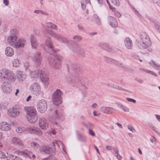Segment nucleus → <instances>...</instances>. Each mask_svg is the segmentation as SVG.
Masks as SVG:
<instances>
[{
  "instance_id": "f257e3e1",
  "label": "nucleus",
  "mask_w": 160,
  "mask_h": 160,
  "mask_svg": "<svg viewBox=\"0 0 160 160\" xmlns=\"http://www.w3.org/2000/svg\"><path fill=\"white\" fill-rule=\"evenodd\" d=\"M139 40L138 45L141 49L147 48L151 45V42L147 34L144 32H141L139 34Z\"/></svg>"
},
{
  "instance_id": "f03ea898",
  "label": "nucleus",
  "mask_w": 160,
  "mask_h": 160,
  "mask_svg": "<svg viewBox=\"0 0 160 160\" xmlns=\"http://www.w3.org/2000/svg\"><path fill=\"white\" fill-rule=\"evenodd\" d=\"M17 38L16 35H11L8 37L7 42L10 45L15 48L23 47L25 44V40L22 39L17 40Z\"/></svg>"
},
{
  "instance_id": "7ed1b4c3",
  "label": "nucleus",
  "mask_w": 160,
  "mask_h": 160,
  "mask_svg": "<svg viewBox=\"0 0 160 160\" xmlns=\"http://www.w3.org/2000/svg\"><path fill=\"white\" fill-rule=\"evenodd\" d=\"M63 115V110L62 109L60 108H57L56 109H52L51 114V122L56 125H58V123L56 121V120L62 119Z\"/></svg>"
},
{
  "instance_id": "20e7f679",
  "label": "nucleus",
  "mask_w": 160,
  "mask_h": 160,
  "mask_svg": "<svg viewBox=\"0 0 160 160\" xmlns=\"http://www.w3.org/2000/svg\"><path fill=\"white\" fill-rule=\"evenodd\" d=\"M0 78L2 80L14 82L15 79V75L12 72L5 69L0 70Z\"/></svg>"
},
{
  "instance_id": "39448f33",
  "label": "nucleus",
  "mask_w": 160,
  "mask_h": 160,
  "mask_svg": "<svg viewBox=\"0 0 160 160\" xmlns=\"http://www.w3.org/2000/svg\"><path fill=\"white\" fill-rule=\"evenodd\" d=\"M16 131L19 133L26 131L30 133L36 134L38 136H42L43 133L39 128L33 126L27 127L26 129L23 127H18L17 128Z\"/></svg>"
},
{
  "instance_id": "423d86ee",
  "label": "nucleus",
  "mask_w": 160,
  "mask_h": 160,
  "mask_svg": "<svg viewBox=\"0 0 160 160\" xmlns=\"http://www.w3.org/2000/svg\"><path fill=\"white\" fill-rule=\"evenodd\" d=\"M25 110L27 112V118L28 120L31 123L35 122L37 120V117L36 116L37 111L33 107H25Z\"/></svg>"
},
{
  "instance_id": "0eeeda50",
  "label": "nucleus",
  "mask_w": 160,
  "mask_h": 160,
  "mask_svg": "<svg viewBox=\"0 0 160 160\" xmlns=\"http://www.w3.org/2000/svg\"><path fill=\"white\" fill-rule=\"evenodd\" d=\"M49 65L53 68L55 69H59L61 67V58L58 56L55 57L53 55H51L48 59Z\"/></svg>"
},
{
  "instance_id": "6e6552de",
  "label": "nucleus",
  "mask_w": 160,
  "mask_h": 160,
  "mask_svg": "<svg viewBox=\"0 0 160 160\" xmlns=\"http://www.w3.org/2000/svg\"><path fill=\"white\" fill-rule=\"evenodd\" d=\"M43 35L45 36H46L47 34H49L54 38L59 41L62 42L64 43H67L68 44H69V42L67 38L58 34L55 33L51 30L45 29L43 31Z\"/></svg>"
},
{
  "instance_id": "1a4fd4ad",
  "label": "nucleus",
  "mask_w": 160,
  "mask_h": 160,
  "mask_svg": "<svg viewBox=\"0 0 160 160\" xmlns=\"http://www.w3.org/2000/svg\"><path fill=\"white\" fill-rule=\"evenodd\" d=\"M62 91L59 89H57L54 92L52 95V100L55 105H58L62 103Z\"/></svg>"
},
{
  "instance_id": "9d476101",
  "label": "nucleus",
  "mask_w": 160,
  "mask_h": 160,
  "mask_svg": "<svg viewBox=\"0 0 160 160\" xmlns=\"http://www.w3.org/2000/svg\"><path fill=\"white\" fill-rule=\"evenodd\" d=\"M82 78L78 76H68L66 78L67 82L73 86H78L81 83Z\"/></svg>"
},
{
  "instance_id": "9b49d317",
  "label": "nucleus",
  "mask_w": 160,
  "mask_h": 160,
  "mask_svg": "<svg viewBox=\"0 0 160 160\" xmlns=\"http://www.w3.org/2000/svg\"><path fill=\"white\" fill-rule=\"evenodd\" d=\"M21 111V108L19 106L15 105L9 109L8 114L11 117L16 118L20 115Z\"/></svg>"
},
{
  "instance_id": "f8f14e48",
  "label": "nucleus",
  "mask_w": 160,
  "mask_h": 160,
  "mask_svg": "<svg viewBox=\"0 0 160 160\" xmlns=\"http://www.w3.org/2000/svg\"><path fill=\"white\" fill-rule=\"evenodd\" d=\"M37 108L39 112H44L47 108V104L46 100L42 99L39 101L37 104Z\"/></svg>"
},
{
  "instance_id": "ddd939ff",
  "label": "nucleus",
  "mask_w": 160,
  "mask_h": 160,
  "mask_svg": "<svg viewBox=\"0 0 160 160\" xmlns=\"http://www.w3.org/2000/svg\"><path fill=\"white\" fill-rule=\"evenodd\" d=\"M30 89L31 92L36 96H38L41 93L40 86L37 82L31 84Z\"/></svg>"
},
{
  "instance_id": "4468645a",
  "label": "nucleus",
  "mask_w": 160,
  "mask_h": 160,
  "mask_svg": "<svg viewBox=\"0 0 160 160\" xmlns=\"http://www.w3.org/2000/svg\"><path fill=\"white\" fill-rule=\"evenodd\" d=\"M98 46L108 51L112 52H118V51H119V49L113 48L112 46L104 42H99L98 44Z\"/></svg>"
},
{
  "instance_id": "2eb2a0df",
  "label": "nucleus",
  "mask_w": 160,
  "mask_h": 160,
  "mask_svg": "<svg viewBox=\"0 0 160 160\" xmlns=\"http://www.w3.org/2000/svg\"><path fill=\"white\" fill-rule=\"evenodd\" d=\"M42 60V56L40 52H37L33 55L32 60L36 67H38L41 65Z\"/></svg>"
},
{
  "instance_id": "dca6fc26",
  "label": "nucleus",
  "mask_w": 160,
  "mask_h": 160,
  "mask_svg": "<svg viewBox=\"0 0 160 160\" xmlns=\"http://www.w3.org/2000/svg\"><path fill=\"white\" fill-rule=\"evenodd\" d=\"M2 88L3 92L6 94L10 93L11 92L10 84L7 82H4L2 84Z\"/></svg>"
},
{
  "instance_id": "f3484780",
  "label": "nucleus",
  "mask_w": 160,
  "mask_h": 160,
  "mask_svg": "<svg viewBox=\"0 0 160 160\" xmlns=\"http://www.w3.org/2000/svg\"><path fill=\"white\" fill-rule=\"evenodd\" d=\"M16 78L17 80L19 82H22L25 80L26 75L25 73L23 71H17L16 72Z\"/></svg>"
},
{
  "instance_id": "a211bd4d",
  "label": "nucleus",
  "mask_w": 160,
  "mask_h": 160,
  "mask_svg": "<svg viewBox=\"0 0 160 160\" xmlns=\"http://www.w3.org/2000/svg\"><path fill=\"white\" fill-rule=\"evenodd\" d=\"M72 51L76 52L79 55L82 57L84 56V52L83 49L79 44H76L75 47L72 49Z\"/></svg>"
},
{
  "instance_id": "6ab92c4d",
  "label": "nucleus",
  "mask_w": 160,
  "mask_h": 160,
  "mask_svg": "<svg viewBox=\"0 0 160 160\" xmlns=\"http://www.w3.org/2000/svg\"><path fill=\"white\" fill-rule=\"evenodd\" d=\"M48 122L44 117H41L39 121V125L40 128L42 129H45L48 128Z\"/></svg>"
},
{
  "instance_id": "aec40b11",
  "label": "nucleus",
  "mask_w": 160,
  "mask_h": 160,
  "mask_svg": "<svg viewBox=\"0 0 160 160\" xmlns=\"http://www.w3.org/2000/svg\"><path fill=\"white\" fill-rule=\"evenodd\" d=\"M45 43L46 45L49 49V53L52 54V53L56 52V51L53 48L52 45V43L50 40V38H48L45 40Z\"/></svg>"
},
{
  "instance_id": "412c9836",
  "label": "nucleus",
  "mask_w": 160,
  "mask_h": 160,
  "mask_svg": "<svg viewBox=\"0 0 160 160\" xmlns=\"http://www.w3.org/2000/svg\"><path fill=\"white\" fill-rule=\"evenodd\" d=\"M40 79L43 83L48 84V75L46 72L43 70H42L40 73Z\"/></svg>"
},
{
  "instance_id": "4be33fe9",
  "label": "nucleus",
  "mask_w": 160,
  "mask_h": 160,
  "mask_svg": "<svg viewBox=\"0 0 160 160\" xmlns=\"http://www.w3.org/2000/svg\"><path fill=\"white\" fill-rule=\"evenodd\" d=\"M11 142L12 144L18 146L19 147L23 146L22 141L17 137H13L11 139Z\"/></svg>"
},
{
  "instance_id": "5701e85b",
  "label": "nucleus",
  "mask_w": 160,
  "mask_h": 160,
  "mask_svg": "<svg viewBox=\"0 0 160 160\" xmlns=\"http://www.w3.org/2000/svg\"><path fill=\"white\" fill-rule=\"evenodd\" d=\"M11 129L10 125L6 122H0V129L2 131H8Z\"/></svg>"
},
{
  "instance_id": "b1692460",
  "label": "nucleus",
  "mask_w": 160,
  "mask_h": 160,
  "mask_svg": "<svg viewBox=\"0 0 160 160\" xmlns=\"http://www.w3.org/2000/svg\"><path fill=\"white\" fill-rule=\"evenodd\" d=\"M18 154L19 155H22L25 157H28L31 158L32 152L27 149H24L22 151H17Z\"/></svg>"
},
{
  "instance_id": "393cba45",
  "label": "nucleus",
  "mask_w": 160,
  "mask_h": 160,
  "mask_svg": "<svg viewBox=\"0 0 160 160\" xmlns=\"http://www.w3.org/2000/svg\"><path fill=\"white\" fill-rule=\"evenodd\" d=\"M114 109L113 108L102 106L100 108V110L102 112L108 114H111Z\"/></svg>"
},
{
  "instance_id": "a878e982",
  "label": "nucleus",
  "mask_w": 160,
  "mask_h": 160,
  "mask_svg": "<svg viewBox=\"0 0 160 160\" xmlns=\"http://www.w3.org/2000/svg\"><path fill=\"white\" fill-rule=\"evenodd\" d=\"M105 85L106 86H108V87H111V88L118 90L125 91V92H131L129 90L123 88L117 85H115L112 83H106L105 84Z\"/></svg>"
},
{
  "instance_id": "bb28decb",
  "label": "nucleus",
  "mask_w": 160,
  "mask_h": 160,
  "mask_svg": "<svg viewBox=\"0 0 160 160\" xmlns=\"http://www.w3.org/2000/svg\"><path fill=\"white\" fill-rule=\"evenodd\" d=\"M107 19L108 22L112 27H114L118 26V22L114 17L109 16L108 17Z\"/></svg>"
},
{
  "instance_id": "cd10ccee",
  "label": "nucleus",
  "mask_w": 160,
  "mask_h": 160,
  "mask_svg": "<svg viewBox=\"0 0 160 160\" xmlns=\"http://www.w3.org/2000/svg\"><path fill=\"white\" fill-rule=\"evenodd\" d=\"M124 44L126 47L128 49H131L132 48L133 44L132 40L129 37H126L124 39Z\"/></svg>"
},
{
  "instance_id": "c85d7f7f",
  "label": "nucleus",
  "mask_w": 160,
  "mask_h": 160,
  "mask_svg": "<svg viewBox=\"0 0 160 160\" xmlns=\"http://www.w3.org/2000/svg\"><path fill=\"white\" fill-rule=\"evenodd\" d=\"M41 151L43 153L51 155L52 154V150L49 146H44L41 148Z\"/></svg>"
},
{
  "instance_id": "c756f323",
  "label": "nucleus",
  "mask_w": 160,
  "mask_h": 160,
  "mask_svg": "<svg viewBox=\"0 0 160 160\" xmlns=\"http://www.w3.org/2000/svg\"><path fill=\"white\" fill-rule=\"evenodd\" d=\"M30 42L32 47L35 49L36 48L38 45V42L37 38L33 35H31Z\"/></svg>"
},
{
  "instance_id": "7c9ffc66",
  "label": "nucleus",
  "mask_w": 160,
  "mask_h": 160,
  "mask_svg": "<svg viewBox=\"0 0 160 160\" xmlns=\"http://www.w3.org/2000/svg\"><path fill=\"white\" fill-rule=\"evenodd\" d=\"M5 54L8 57H12L14 54V51L11 47H8L5 49Z\"/></svg>"
},
{
  "instance_id": "2f4dec72",
  "label": "nucleus",
  "mask_w": 160,
  "mask_h": 160,
  "mask_svg": "<svg viewBox=\"0 0 160 160\" xmlns=\"http://www.w3.org/2000/svg\"><path fill=\"white\" fill-rule=\"evenodd\" d=\"M77 134L78 139L79 141L82 142H85L86 141V138L84 135L78 131L77 132Z\"/></svg>"
},
{
  "instance_id": "473e14b6",
  "label": "nucleus",
  "mask_w": 160,
  "mask_h": 160,
  "mask_svg": "<svg viewBox=\"0 0 160 160\" xmlns=\"http://www.w3.org/2000/svg\"><path fill=\"white\" fill-rule=\"evenodd\" d=\"M149 65L151 67L158 70H160V64H158L155 62L151 60L149 62Z\"/></svg>"
},
{
  "instance_id": "72a5a7b5",
  "label": "nucleus",
  "mask_w": 160,
  "mask_h": 160,
  "mask_svg": "<svg viewBox=\"0 0 160 160\" xmlns=\"http://www.w3.org/2000/svg\"><path fill=\"white\" fill-rule=\"evenodd\" d=\"M46 25L48 28H50L53 29L57 30L58 29L57 26L51 22H48L46 23Z\"/></svg>"
},
{
  "instance_id": "f704fd0d",
  "label": "nucleus",
  "mask_w": 160,
  "mask_h": 160,
  "mask_svg": "<svg viewBox=\"0 0 160 160\" xmlns=\"http://www.w3.org/2000/svg\"><path fill=\"white\" fill-rule=\"evenodd\" d=\"M29 72L32 78H35L38 77L39 73V71H31L30 70H29Z\"/></svg>"
},
{
  "instance_id": "c9c22d12",
  "label": "nucleus",
  "mask_w": 160,
  "mask_h": 160,
  "mask_svg": "<svg viewBox=\"0 0 160 160\" xmlns=\"http://www.w3.org/2000/svg\"><path fill=\"white\" fill-rule=\"evenodd\" d=\"M113 64L118 67H120L122 68H125V65L124 64L120 62L114 60L113 62Z\"/></svg>"
},
{
  "instance_id": "e433bc0d",
  "label": "nucleus",
  "mask_w": 160,
  "mask_h": 160,
  "mask_svg": "<svg viewBox=\"0 0 160 160\" xmlns=\"http://www.w3.org/2000/svg\"><path fill=\"white\" fill-rule=\"evenodd\" d=\"M148 126L150 127L153 131H154L155 133L158 134H159V132L155 128L153 125L151 123H149L148 125Z\"/></svg>"
},
{
  "instance_id": "4c0bfd02",
  "label": "nucleus",
  "mask_w": 160,
  "mask_h": 160,
  "mask_svg": "<svg viewBox=\"0 0 160 160\" xmlns=\"http://www.w3.org/2000/svg\"><path fill=\"white\" fill-rule=\"evenodd\" d=\"M73 39L76 42H79L82 39V37L79 35H76L73 37Z\"/></svg>"
},
{
  "instance_id": "58836bf2",
  "label": "nucleus",
  "mask_w": 160,
  "mask_h": 160,
  "mask_svg": "<svg viewBox=\"0 0 160 160\" xmlns=\"http://www.w3.org/2000/svg\"><path fill=\"white\" fill-rule=\"evenodd\" d=\"M13 66L17 67H18L20 64L19 62V60L17 59H15L12 62Z\"/></svg>"
},
{
  "instance_id": "ea45409f",
  "label": "nucleus",
  "mask_w": 160,
  "mask_h": 160,
  "mask_svg": "<svg viewBox=\"0 0 160 160\" xmlns=\"http://www.w3.org/2000/svg\"><path fill=\"white\" fill-rule=\"evenodd\" d=\"M104 60L107 62L109 63H113L114 61V59H113L111 58H108L106 57H104Z\"/></svg>"
},
{
  "instance_id": "a19ab883",
  "label": "nucleus",
  "mask_w": 160,
  "mask_h": 160,
  "mask_svg": "<svg viewBox=\"0 0 160 160\" xmlns=\"http://www.w3.org/2000/svg\"><path fill=\"white\" fill-rule=\"evenodd\" d=\"M31 146L32 148H36L39 147V145L37 142H33L31 143Z\"/></svg>"
},
{
  "instance_id": "79ce46f5",
  "label": "nucleus",
  "mask_w": 160,
  "mask_h": 160,
  "mask_svg": "<svg viewBox=\"0 0 160 160\" xmlns=\"http://www.w3.org/2000/svg\"><path fill=\"white\" fill-rule=\"evenodd\" d=\"M88 2L86 1H81V7L83 10H84L86 8V4Z\"/></svg>"
},
{
  "instance_id": "37998d69",
  "label": "nucleus",
  "mask_w": 160,
  "mask_h": 160,
  "mask_svg": "<svg viewBox=\"0 0 160 160\" xmlns=\"http://www.w3.org/2000/svg\"><path fill=\"white\" fill-rule=\"evenodd\" d=\"M113 4L116 6H119L120 5V3L119 0H109Z\"/></svg>"
},
{
  "instance_id": "c03bdc74",
  "label": "nucleus",
  "mask_w": 160,
  "mask_h": 160,
  "mask_svg": "<svg viewBox=\"0 0 160 160\" xmlns=\"http://www.w3.org/2000/svg\"><path fill=\"white\" fill-rule=\"evenodd\" d=\"M132 55L133 58L139 60L140 62H142V60L140 59V58L136 54L133 53L132 54Z\"/></svg>"
},
{
  "instance_id": "a18cd8bd",
  "label": "nucleus",
  "mask_w": 160,
  "mask_h": 160,
  "mask_svg": "<svg viewBox=\"0 0 160 160\" xmlns=\"http://www.w3.org/2000/svg\"><path fill=\"white\" fill-rule=\"evenodd\" d=\"M128 129L130 131L134 133L136 132L135 130L131 125H128L127 126Z\"/></svg>"
},
{
  "instance_id": "49530a36",
  "label": "nucleus",
  "mask_w": 160,
  "mask_h": 160,
  "mask_svg": "<svg viewBox=\"0 0 160 160\" xmlns=\"http://www.w3.org/2000/svg\"><path fill=\"white\" fill-rule=\"evenodd\" d=\"M14 155L12 154H8L7 156L6 157L7 160H13L14 159Z\"/></svg>"
},
{
  "instance_id": "de8ad7c7",
  "label": "nucleus",
  "mask_w": 160,
  "mask_h": 160,
  "mask_svg": "<svg viewBox=\"0 0 160 160\" xmlns=\"http://www.w3.org/2000/svg\"><path fill=\"white\" fill-rule=\"evenodd\" d=\"M56 143L58 145L59 144L61 143L62 144V149H63V151L66 153V152L65 150V146L60 141H59L58 142H56Z\"/></svg>"
},
{
  "instance_id": "09e8293b",
  "label": "nucleus",
  "mask_w": 160,
  "mask_h": 160,
  "mask_svg": "<svg viewBox=\"0 0 160 160\" xmlns=\"http://www.w3.org/2000/svg\"><path fill=\"white\" fill-rule=\"evenodd\" d=\"M146 73H149L150 74L154 76H157V74L155 72H153L152 71H151L150 70H148L147 69V70H146Z\"/></svg>"
},
{
  "instance_id": "8fccbe9b",
  "label": "nucleus",
  "mask_w": 160,
  "mask_h": 160,
  "mask_svg": "<svg viewBox=\"0 0 160 160\" xmlns=\"http://www.w3.org/2000/svg\"><path fill=\"white\" fill-rule=\"evenodd\" d=\"M122 109L124 111L127 112H129V108L128 107L124 106H123L122 107Z\"/></svg>"
},
{
  "instance_id": "3c124183",
  "label": "nucleus",
  "mask_w": 160,
  "mask_h": 160,
  "mask_svg": "<svg viewBox=\"0 0 160 160\" xmlns=\"http://www.w3.org/2000/svg\"><path fill=\"white\" fill-rule=\"evenodd\" d=\"M24 67L25 68V70H27L29 67V64L28 62L24 63Z\"/></svg>"
},
{
  "instance_id": "603ef678",
  "label": "nucleus",
  "mask_w": 160,
  "mask_h": 160,
  "mask_svg": "<svg viewBox=\"0 0 160 160\" xmlns=\"http://www.w3.org/2000/svg\"><path fill=\"white\" fill-rule=\"evenodd\" d=\"M156 139L154 138V137L153 136L151 138L150 140L152 143H154L155 144L156 143Z\"/></svg>"
},
{
  "instance_id": "864d4df0",
  "label": "nucleus",
  "mask_w": 160,
  "mask_h": 160,
  "mask_svg": "<svg viewBox=\"0 0 160 160\" xmlns=\"http://www.w3.org/2000/svg\"><path fill=\"white\" fill-rule=\"evenodd\" d=\"M78 29L80 31H84V28H83V27L81 25H78Z\"/></svg>"
},
{
  "instance_id": "5fc2aeb1",
  "label": "nucleus",
  "mask_w": 160,
  "mask_h": 160,
  "mask_svg": "<svg viewBox=\"0 0 160 160\" xmlns=\"http://www.w3.org/2000/svg\"><path fill=\"white\" fill-rule=\"evenodd\" d=\"M126 99L128 102H132L133 103H135L136 102V101L135 100L131 98H126Z\"/></svg>"
},
{
  "instance_id": "6e6d98bb",
  "label": "nucleus",
  "mask_w": 160,
  "mask_h": 160,
  "mask_svg": "<svg viewBox=\"0 0 160 160\" xmlns=\"http://www.w3.org/2000/svg\"><path fill=\"white\" fill-rule=\"evenodd\" d=\"M112 150L114 151L115 154H118V148L116 147H114L113 148Z\"/></svg>"
},
{
  "instance_id": "4d7b16f0",
  "label": "nucleus",
  "mask_w": 160,
  "mask_h": 160,
  "mask_svg": "<svg viewBox=\"0 0 160 160\" xmlns=\"http://www.w3.org/2000/svg\"><path fill=\"white\" fill-rule=\"evenodd\" d=\"M89 133L90 135L92 136H95V134L94 132L91 130L89 129Z\"/></svg>"
},
{
  "instance_id": "13d9d810",
  "label": "nucleus",
  "mask_w": 160,
  "mask_h": 160,
  "mask_svg": "<svg viewBox=\"0 0 160 160\" xmlns=\"http://www.w3.org/2000/svg\"><path fill=\"white\" fill-rule=\"evenodd\" d=\"M135 80L138 83H142L143 82V80L142 79H140L138 78H136Z\"/></svg>"
},
{
  "instance_id": "bf43d9fd",
  "label": "nucleus",
  "mask_w": 160,
  "mask_h": 160,
  "mask_svg": "<svg viewBox=\"0 0 160 160\" xmlns=\"http://www.w3.org/2000/svg\"><path fill=\"white\" fill-rule=\"evenodd\" d=\"M114 14L115 15H116L117 17H118V18L120 17L121 16V14L118 11H116L115 12Z\"/></svg>"
},
{
  "instance_id": "052dcab7",
  "label": "nucleus",
  "mask_w": 160,
  "mask_h": 160,
  "mask_svg": "<svg viewBox=\"0 0 160 160\" xmlns=\"http://www.w3.org/2000/svg\"><path fill=\"white\" fill-rule=\"evenodd\" d=\"M3 2L6 6H8L9 5L8 0H3Z\"/></svg>"
},
{
  "instance_id": "680f3d73",
  "label": "nucleus",
  "mask_w": 160,
  "mask_h": 160,
  "mask_svg": "<svg viewBox=\"0 0 160 160\" xmlns=\"http://www.w3.org/2000/svg\"><path fill=\"white\" fill-rule=\"evenodd\" d=\"M113 148L112 147L110 146H107L106 147V148L107 150L110 151L112 150L113 149Z\"/></svg>"
},
{
  "instance_id": "e2e57ef3",
  "label": "nucleus",
  "mask_w": 160,
  "mask_h": 160,
  "mask_svg": "<svg viewBox=\"0 0 160 160\" xmlns=\"http://www.w3.org/2000/svg\"><path fill=\"white\" fill-rule=\"evenodd\" d=\"M13 159V160H21V159L20 157L14 155Z\"/></svg>"
},
{
  "instance_id": "0e129e2a",
  "label": "nucleus",
  "mask_w": 160,
  "mask_h": 160,
  "mask_svg": "<svg viewBox=\"0 0 160 160\" xmlns=\"http://www.w3.org/2000/svg\"><path fill=\"white\" fill-rule=\"evenodd\" d=\"M116 157L119 160H121L122 158V157L119 154V153L116 154Z\"/></svg>"
},
{
  "instance_id": "69168bd1",
  "label": "nucleus",
  "mask_w": 160,
  "mask_h": 160,
  "mask_svg": "<svg viewBox=\"0 0 160 160\" xmlns=\"http://www.w3.org/2000/svg\"><path fill=\"white\" fill-rule=\"evenodd\" d=\"M154 27L157 30H160V27L158 24L156 23L155 24Z\"/></svg>"
},
{
  "instance_id": "338daca9",
  "label": "nucleus",
  "mask_w": 160,
  "mask_h": 160,
  "mask_svg": "<svg viewBox=\"0 0 160 160\" xmlns=\"http://www.w3.org/2000/svg\"><path fill=\"white\" fill-rule=\"evenodd\" d=\"M154 1H155L156 3L158 6L160 7V0H152Z\"/></svg>"
},
{
  "instance_id": "774afa93",
  "label": "nucleus",
  "mask_w": 160,
  "mask_h": 160,
  "mask_svg": "<svg viewBox=\"0 0 160 160\" xmlns=\"http://www.w3.org/2000/svg\"><path fill=\"white\" fill-rule=\"evenodd\" d=\"M155 116L157 120L160 122V115L158 114H156Z\"/></svg>"
}]
</instances>
